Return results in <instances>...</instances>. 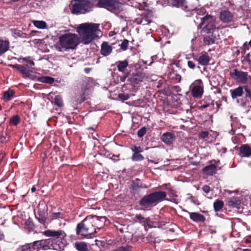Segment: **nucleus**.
I'll list each match as a JSON object with an SVG mask.
<instances>
[{"mask_svg": "<svg viewBox=\"0 0 251 251\" xmlns=\"http://www.w3.org/2000/svg\"><path fill=\"white\" fill-rule=\"evenodd\" d=\"M99 26L100 24H81L76 28L79 37L75 33H71L62 35L59 36L55 48L59 51H65L75 49L80 42L84 45L88 44L102 36Z\"/></svg>", "mask_w": 251, "mask_h": 251, "instance_id": "obj_1", "label": "nucleus"}, {"mask_svg": "<svg viewBox=\"0 0 251 251\" xmlns=\"http://www.w3.org/2000/svg\"><path fill=\"white\" fill-rule=\"evenodd\" d=\"M106 219L104 216L89 215L77 224L76 233L84 238H91L92 235L104 226Z\"/></svg>", "mask_w": 251, "mask_h": 251, "instance_id": "obj_2", "label": "nucleus"}, {"mask_svg": "<svg viewBox=\"0 0 251 251\" xmlns=\"http://www.w3.org/2000/svg\"><path fill=\"white\" fill-rule=\"evenodd\" d=\"M43 234L47 237H52L53 238L52 239H48L49 249H51L56 251L64 250L67 245V241L65 239L66 234L63 230L48 229L44 231Z\"/></svg>", "mask_w": 251, "mask_h": 251, "instance_id": "obj_3", "label": "nucleus"}, {"mask_svg": "<svg viewBox=\"0 0 251 251\" xmlns=\"http://www.w3.org/2000/svg\"><path fill=\"white\" fill-rule=\"evenodd\" d=\"M197 20L201 19V22L198 26V28H202L203 32L213 34L217 29L214 24L215 18L214 17L206 14L203 17H197Z\"/></svg>", "mask_w": 251, "mask_h": 251, "instance_id": "obj_4", "label": "nucleus"}, {"mask_svg": "<svg viewBox=\"0 0 251 251\" xmlns=\"http://www.w3.org/2000/svg\"><path fill=\"white\" fill-rule=\"evenodd\" d=\"M166 193L165 192L159 191L151 193L144 196L139 201V204L142 206L151 205L155 202H159L165 200Z\"/></svg>", "mask_w": 251, "mask_h": 251, "instance_id": "obj_5", "label": "nucleus"}, {"mask_svg": "<svg viewBox=\"0 0 251 251\" xmlns=\"http://www.w3.org/2000/svg\"><path fill=\"white\" fill-rule=\"evenodd\" d=\"M92 5L88 0H80L75 3L72 9V13L75 14H85L90 11Z\"/></svg>", "mask_w": 251, "mask_h": 251, "instance_id": "obj_6", "label": "nucleus"}, {"mask_svg": "<svg viewBox=\"0 0 251 251\" xmlns=\"http://www.w3.org/2000/svg\"><path fill=\"white\" fill-rule=\"evenodd\" d=\"M193 97L201 98L203 92V83L201 79L196 80L190 86Z\"/></svg>", "mask_w": 251, "mask_h": 251, "instance_id": "obj_7", "label": "nucleus"}, {"mask_svg": "<svg viewBox=\"0 0 251 251\" xmlns=\"http://www.w3.org/2000/svg\"><path fill=\"white\" fill-rule=\"evenodd\" d=\"M98 5L100 7H107L111 11H117L120 10L121 5L114 0H100Z\"/></svg>", "mask_w": 251, "mask_h": 251, "instance_id": "obj_8", "label": "nucleus"}, {"mask_svg": "<svg viewBox=\"0 0 251 251\" xmlns=\"http://www.w3.org/2000/svg\"><path fill=\"white\" fill-rule=\"evenodd\" d=\"M151 185H147L142 183L139 179H136L132 182L130 190L132 194H136L140 192L141 189L148 188Z\"/></svg>", "mask_w": 251, "mask_h": 251, "instance_id": "obj_9", "label": "nucleus"}, {"mask_svg": "<svg viewBox=\"0 0 251 251\" xmlns=\"http://www.w3.org/2000/svg\"><path fill=\"white\" fill-rule=\"evenodd\" d=\"M29 244L31 245V248L32 251L40 250H48L49 249L48 239L34 241Z\"/></svg>", "mask_w": 251, "mask_h": 251, "instance_id": "obj_10", "label": "nucleus"}, {"mask_svg": "<svg viewBox=\"0 0 251 251\" xmlns=\"http://www.w3.org/2000/svg\"><path fill=\"white\" fill-rule=\"evenodd\" d=\"M233 76L235 77L234 78L241 84H245L248 81V75L247 72H243L235 69L232 74L233 77Z\"/></svg>", "mask_w": 251, "mask_h": 251, "instance_id": "obj_11", "label": "nucleus"}, {"mask_svg": "<svg viewBox=\"0 0 251 251\" xmlns=\"http://www.w3.org/2000/svg\"><path fill=\"white\" fill-rule=\"evenodd\" d=\"M220 19L223 23H228L233 21V15L229 11H222L220 15Z\"/></svg>", "mask_w": 251, "mask_h": 251, "instance_id": "obj_12", "label": "nucleus"}, {"mask_svg": "<svg viewBox=\"0 0 251 251\" xmlns=\"http://www.w3.org/2000/svg\"><path fill=\"white\" fill-rule=\"evenodd\" d=\"M161 139L165 144L170 145L174 143L176 136L173 133L166 132L162 135Z\"/></svg>", "mask_w": 251, "mask_h": 251, "instance_id": "obj_13", "label": "nucleus"}, {"mask_svg": "<svg viewBox=\"0 0 251 251\" xmlns=\"http://www.w3.org/2000/svg\"><path fill=\"white\" fill-rule=\"evenodd\" d=\"M146 78V75L144 73H137L133 75L130 78V82L133 84H137L143 81Z\"/></svg>", "mask_w": 251, "mask_h": 251, "instance_id": "obj_14", "label": "nucleus"}, {"mask_svg": "<svg viewBox=\"0 0 251 251\" xmlns=\"http://www.w3.org/2000/svg\"><path fill=\"white\" fill-rule=\"evenodd\" d=\"M112 49L107 42H103L101 46V53L104 56L108 55L112 51Z\"/></svg>", "mask_w": 251, "mask_h": 251, "instance_id": "obj_15", "label": "nucleus"}, {"mask_svg": "<svg viewBox=\"0 0 251 251\" xmlns=\"http://www.w3.org/2000/svg\"><path fill=\"white\" fill-rule=\"evenodd\" d=\"M230 92L231 93L232 98L235 99L237 97L242 96L244 93L243 87L239 86L234 89L230 90Z\"/></svg>", "mask_w": 251, "mask_h": 251, "instance_id": "obj_16", "label": "nucleus"}, {"mask_svg": "<svg viewBox=\"0 0 251 251\" xmlns=\"http://www.w3.org/2000/svg\"><path fill=\"white\" fill-rule=\"evenodd\" d=\"M240 152L242 156L249 157L251 155V148L247 145H242L240 148Z\"/></svg>", "mask_w": 251, "mask_h": 251, "instance_id": "obj_17", "label": "nucleus"}, {"mask_svg": "<svg viewBox=\"0 0 251 251\" xmlns=\"http://www.w3.org/2000/svg\"><path fill=\"white\" fill-rule=\"evenodd\" d=\"M203 171L205 174L212 176L216 173L217 167L214 164H210L204 167Z\"/></svg>", "mask_w": 251, "mask_h": 251, "instance_id": "obj_18", "label": "nucleus"}, {"mask_svg": "<svg viewBox=\"0 0 251 251\" xmlns=\"http://www.w3.org/2000/svg\"><path fill=\"white\" fill-rule=\"evenodd\" d=\"M197 60L200 64L205 66L208 64L210 61V57L206 54H202L199 57Z\"/></svg>", "mask_w": 251, "mask_h": 251, "instance_id": "obj_19", "label": "nucleus"}, {"mask_svg": "<svg viewBox=\"0 0 251 251\" xmlns=\"http://www.w3.org/2000/svg\"><path fill=\"white\" fill-rule=\"evenodd\" d=\"M190 217L191 220L195 222H204L205 220V217L201 214L198 213H190Z\"/></svg>", "mask_w": 251, "mask_h": 251, "instance_id": "obj_20", "label": "nucleus"}, {"mask_svg": "<svg viewBox=\"0 0 251 251\" xmlns=\"http://www.w3.org/2000/svg\"><path fill=\"white\" fill-rule=\"evenodd\" d=\"M241 204V201L239 198L232 197L228 201L229 205L233 207L239 208Z\"/></svg>", "mask_w": 251, "mask_h": 251, "instance_id": "obj_21", "label": "nucleus"}, {"mask_svg": "<svg viewBox=\"0 0 251 251\" xmlns=\"http://www.w3.org/2000/svg\"><path fill=\"white\" fill-rule=\"evenodd\" d=\"M75 249L78 251H88V246L85 242H76L74 244Z\"/></svg>", "mask_w": 251, "mask_h": 251, "instance_id": "obj_22", "label": "nucleus"}, {"mask_svg": "<svg viewBox=\"0 0 251 251\" xmlns=\"http://www.w3.org/2000/svg\"><path fill=\"white\" fill-rule=\"evenodd\" d=\"M9 45L8 41L0 40V55L4 53L8 50Z\"/></svg>", "mask_w": 251, "mask_h": 251, "instance_id": "obj_23", "label": "nucleus"}, {"mask_svg": "<svg viewBox=\"0 0 251 251\" xmlns=\"http://www.w3.org/2000/svg\"><path fill=\"white\" fill-rule=\"evenodd\" d=\"M215 39V35H213V34L212 33L210 35L205 36L203 38V42L205 45H210L214 43Z\"/></svg>", "mask_w": 251, "mask_h": 251, "instance_id": "obj_24", "label": "nucleus"}, {"mask_svg": "<svg viewBox=\"0 0 251 251\" xmlns=\"http://www.w3.org/2000/svg\"><path fill=\"white\" fill-rule=\"evenodd\" d=\"M116 63L118 70L121 72H124L128 65L126 60L118 61Z\"/></svg>", "mask_w": 251, "mask_h": 251, "instance_id": "obj_25", "label": "nucleus"}, {"mask_svg": "<svg viewBox=\"0 0 251 251\" xmlns=\"http://www.w3.org/2000/svg\"><path fill=\"white\" fill-rule=\"evenodd\" d=\"M172 4L175 6L181 7L183 9H187L185 0H173Z\"/></svg>", "mask_w": 251, "mask_h": 251, "instance_id": "obj_26", "label": "nucleus"}, {"mask_svg": "<svg viewBox=\"0 0 251 251\" xmlns=\"http://www.w3.org/2000/svg\"><path fill=\"white\" fill-rule=\"evenodd\" d=\"M135 22L137 24L147 25L151 23V20L147 16H145L141 18L136 19Z\"/></svg>", "mask_w": 251, "mask_h": 251, "instance_id": "obj_27", "label": "nucleus"}, {"mask_svg": "<svg viewBox=\"0 0 251 251\" xmlns=\"http://www.w3.org/2000/svg\"><path fill=\"white\" fill-rule=\"evenodd\" d=\"M14 92L12 90L5 91L3 95V100L5 101H9L14 96Z\"/></svg>", "mask_w": 251, "mask_h": 251, "instance_id": "obj_28", "label": "nucleus"}, {"mask_svg": "<svg viewBox=\"0 0 251 251\" xmlns=\"http://www.w3.org/2000/svg\"><path fill=\"white\" fill-rule=\"evenodd\" d=\"M10 66L13 69H17L23 74L26 75L27 74L28 71L26 67L18 64L11 65Z\"/></svg>", "mask_w": 251, "mask_h": 251, "instance_id": "obj_29", "label": "nucleus"}, {"mask_svg": "<svg viewBox=\"0 0 251 251\" xmlns=\"http://www.w3.org/2000/svg\"><path fill=\"white\" fill-rule=\"evenodd\" d=\"M35 216L41 223L43 224L46 221L47 218L45 216V212L44 211H38Z\"/></svg>", "mask_w": 251, "mask_h": 251, "instance_id": "obj_30", "label": "nucleus"}, {"mask_svg": "<svg viewBox=\"0 0 251 251\" xmlns=\"http://www.w3.org/2000/svg\"><path fill=\"white\" fill-rule=\"evenodd\" d=\"M135 218L136 221L140 223L144 224H147L149 223V220L148 218H146L140 214H137L135 216Z\"/></svg>", "mask_w": 251, "mask_h": 251, "instance_id": "obj_31", "label": "nucleus"}, {"mask_svg": "<svg viewBox=\"0 0 251 251\" xmlns=\"http://www.w3.org/2000/svg\"><path fill=\"white\" fill-rule=\"evenodd\" d=\"M33 25L39 29H44L46 27V23L43 21H33Z\"/></svg>", "mask_w": 251, "mask_h": 251, "instance_id": "obj_32", "label": "nucleus"}, {"mask_svg": "<svg viewBox=\"0 0 251 251\" xmlns=\"http://www.w3.org/2000/svg\"><path fill=\"white\" fill-rule=\"evenodd\" d=\"M31 245L28 244H26L24 245L21 246L19 247L16 250V251H32Z\"/></svg>", "mask_w": 251, "mask_h": 251, "instance_id": "obj_33", "label": "nucleus"}, {"mask_svg": "<svg viewBox=\"0 0 251 251\" xmlns=\"http://www.w3.org/2000/svg\"><path fill=\"white\" fill-rule=\"evenodd\" d=\"M40 81L43 83L52 84L54 82V79L50 76H43L40 78Z\"/></svg>", "mask_w": 251, "mask_h": 251, "instance_id": "obj_34", "label": "nucleus"}, {"mask_svg": "<svg viewBox=\"0 0 251 251\" xmlns=\"http://www.w3.org/2000/svg\"><path fill=\"white\" fill-rule=\"evenodd\" d=\"M131 159L134 161H142L144 159V157L140 153H134L132 155Z\"/></svg>", "mask_w": 251, "mask_h": 251, "instance_id": "obj_35", "label": "nucleus"}, {"mask_svg": "<svg viewBox=\"0 0 251 251\" xmlns=\"http://www.w3.org/2000/svg\"><path fill=\"white\" fill-rule=\"evenodd\" d=\"M224 206V203L221 201H217L214 203V208L216 211L220 210Z\"/></svg>", "mask_w": 251, "mask_h": 251, "instance_id": "obj_36", "label": "nucleus"}, {"mask_svg": "<svg viewBox=\"0 0 251 251\" xmlns=\"http://www.w3.org/2000/svg\"><path fill=\"white\" fill-rule=\"evenodd\" d=\"M54 103L59 107H62L63 105L62 99L61 96L57 95L54 98Z\"/></svg>", "mask_w": 251, "mask_h": 251, "instance_id": "obj_37", "label": "nucleus"}, {"mask_svg": "<svg viewBox=\"0 0 251 251\" xmlns=\"http://www.w3.org/2000/svg\"><path fill=\"white\" fill-rule=\"evenodd\" d=\"M20 122V118L18 115L12 117L10 121V123L13 125H17Z\"/></svg>", "mask_w": 251, "mask_h": 251, "instance_id": "obj_38", "label": "nucleus"}, {"mask_svg": "<svg viewBox=\"0 0 251 251\" xmlns=\"http://www.w3.org/2000/svg\"><path fill=\"white\" fill-rule=\"evenodd\" d=\"M198 16H202L205 13V10L203 8H197L193 10Z\"/></svg>", "mask_w": 251, "mask_h": 251, "instance_id": "obj_39", "label": "nucleus"}, {"mask_svg": "<svg viewBox=\"0 0 251 251\" xmlns=\"http://www.w3.org/2000/svg\"><path fill=\"white\" fill-rule=\"evenodd\" d=\"M131 150L134 153H141L143 152V150L141 147L136 145L131 147Z\"/></svg>", "mask_w": 251, "mask_h": 251, "instance_id": "obj_40", "label": "nucleus"}, {"mask_svg": "<svg viewBox=\"0 0 251 251\" xmlns=\"http://www.w3.org/2000/svg\"><path fill=\"white\" fill-rule=\"evenodd\" d=\"M147 131L146 128L145 127H143L141 129H140L137 133L138 136L140 138L143 137L146 134Z\"/></svg>", "mask_w": 251, "mask_h": 251, "instance_id": "obj_41", "label": "nucleus"}, {"mask_svg": "<svg viewBox=\"0 0 251 251\" xmlns=\"http://www.w3.org/2000/svg\"><path fill=\"white\" fill-rule=\"evenodd\" d=\"M118 97L122 100H127L130 98V96L128 94L121 93L119 94Z\"/></svg>", "mask_w": 251, "mask_h": 251, "instance_id": "obj_42", "label": "nucleus"}, {"mask_svg": "<svg viewBox=\"0 0 251 251\" xmlns=\"http://www.w3.org/2000/svg\"><path fill=\"white\" fill-rule=\"evenodd\" d=\"M128 45V41L127 40H125L121 44V49L125 50L127 49V47Z\"/></svg>", "mask_w": 251, "mask_h": 251, "instance_id": "obj_43", "label": "nucleus"}, {"mask_svg": "<svg viewBox=\"0 0 251 251\" xmlns=\"http://www.w3.org/2000/svg\"><path fill=\"white\" fill-rule=\"evenodd\" d=\"M113 251H130V247L128 246L120 247Z\"/></svg>", "mask_w": 251, "mask_h": 251, "instance_id": "obj_44", "label": "nucleus"}, {"mask_svg": "<svg viewBox=\"0 0 251 251\" xmlns=\"http://www.w3.org/2000/svg\"><path fill=\"white\" fill-rule=\"evenodd\" d=\"M22 59L29 63L31 66H34L35 65L34 61L31 59L30 57H23Z\"/></svg>", "mask_w": 251, "mask_h": 251, "instance_id": "obj_45", "label": "nucleus"}, {"mask_svg": "<svg viewBox=\"0 0 251 251\" xmlns=\"http://www.w3.org/2000/svg\"><path fill=\"white\" fill-rule=\"evenodd\" d=\"M51 217L53 219H56L59 218H62V214L61 212L53 213L52 214Z\"/></svg>", "mask_w": 251, "mask_h": 251, "instance_id": "obj_46", "label": "nucleus"}, {"mask_svg": "<svg viewBox=\"0 0 251 251\" xmlns=\"http://www.w3.org/2000/svg\"><path fill=\"white\" fill-rule=\"evenodd\" d=\"M244 88L246 91V97L249 98L251 100V93L249 89L248 88V87L245 86Z\"/></svg>", "mask_w": 251, "mask_h": 251, "instance_id": "obj_47", "label": "nucleus"}, {"mask_svg": "<svg viewBox=\"0 0 251 251\" xmlns=\"http://www.w3.org/2000/svg\"><path fill=\"white\" fill-rule=\"evenodd\" d=\"M208 133L206 131H202L200 134V137L204 139L208 136Z\"/></svg>", "mask_w": 251, "mask_h": 251, "instance_id": "obj_48", "label": "nucleus"}, {"mask_svg": "<svg viewBox=\"0 0 251 251\" xmlns=\"http://www.w3.org/2000/svg\"><path fill=\"white\" fill-rule=\"evenodd\" d=\"M202 190L205 193H208L210 192V188L208 185H204Z\"/></svg>", "mask_w": 251, "mask_h": 251, "instance_id": "obj_49", "label": "nucleus"}, {"mask_svg": "<svg viewBox=\"0 0 251 251\" xmlns=\"http://www.w3.org/2000/svg\"><path fill=\"white\" fill-rule=\"evenodd\" d=\"M188 67L191 69H194L195 68V63L191 61H188Z\"/></svg>", "mask_w": 251, "mask_h": 251, "instance_id": "obj_50", "label": "nucleus"}, {"mask_svg": "<svg viewBox=\"0 0 251 251\" xmlns=\"http://www.w3.org/2000/svg\"><path fill=\"white\" fill-rule=\"evenodd\" d=\"M4 237V234H3V233H2L0 231V240L3 239Z\"/></svg>", "mask_w": 251, "mask_h": 251, "instance_id": "obj_51", "label": "nucleus"}, {"mask_svg": "<svg viewBox=\"0 0 251 251\" xmlns=\"http://www.w3.org/2000/svg\"><path fill=\"white\" fill-rule=\"evenodd\" d=\"M84 100V99L82 98V97H81V99L80 100H77L76 101L78 103H81L82 102V101H83Z\"/></svg>", "mask_w": 251, "mask_h": 251, "instance_id": "obj_52", "label": "nucleus"}, {"mask_svg": "<svg viewBox=\"0 0 251 251\" xmlns=\"http://www.w3.org/2000/svg\"><path fill=\"white\" fill-rule=\"evenodd\" d=\"M36 188H35L34 186H33V187L31 188V192H32V193H34V192H35L36 191Z\"/></svg>", "mask_w": 251, "mask_h": 251, "instance_id": "obj_53", "label": "nucleus"}, {"mask_svg": "<svg viewBox=\"0 0 251 251\" xmlns=\"http://www.w3.org/2000/svg\"><path fill=\"white\" fill-rule=\"evenodd\" d=\"M241 251H251V249H245L242 250Z\"/></svg>", "mask_w": 251, "mask_h": 251, "instance_id": "obj_54", "label": "nucleus"}, {"mask_svg": "<svg viewBox=\"0 0 251 251\" xmlns=\"http://www.w3.org/2000/svg\"><path fill=\"white\" fill-rule=\"evenodd\" d=\"M41 206H43L44 207H45V205H44L43 204H39V209H40V207Z\"/></svg>", "mask_w": 251, "mask_h": 251, "instance_id": "obj_55", "label": "nucleus"}, {"mask_svg": "<svg viewBox=\"0 0 251 251\" xmlns=\"http://www.w3.org/2000/svg\"><path fill=\"white\" fill-rule=\"evenodd\" d=\"M0 0L2 1L3 3H6V1H7V0Z\"/></svg>", "mask_w": 251, "mask_h": 251, "instance_id": "obj_56", "label": "nucleus"}, {"mask_svg": "<svg viewBox=\"0 0 251 251\" xmlns=\"http://www.w3.org/2000/svg\"><path fill=\"white\" fill-rule=\"evenodd\" d=\"M249 45L251 47V40L250 41V42H249Z\"/></svg>", "mask_w": 251, "mask_h": 251, "instance_id": "obj_57", "label": "nucleus"}, {"mask_svg": "<svg viewBox=\"0 0 251 251\" xmlns=\"http://www.w3.org/2000/svg\"><path fill=\"white\" fill-rule=\"evenodd\" d=\"M85 71H86V72L87 73H88V72H89V70H88V69H85Z\"/></svg>", "mask_w": 251, "mask_h": 251, "instance_id": "obj_58", "label": "nucleus"}, {"mask_svg": "<svg viewBox=\"0 0 251 251\" xmlns=\"http://www.w3.org/2000/svg\"><path fill=\"white\" fill-rule=\"evenodd\" d=\"M193 12H194V13H193V14H194V13H195V12H194L193 11Z\"/></svg>", "mask_w": 251, "mask_h": 251, "instance_id": "obj_59", "label": "nucleus"}]
</instances>
